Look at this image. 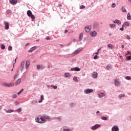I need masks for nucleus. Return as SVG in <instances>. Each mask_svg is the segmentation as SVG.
<instances>
[{
  "mask_svg": "<svg viewBox=\"0 0 131 131\" xmlns=\"http://www.w3.org/2000/svg\"><path fill=\"white\" fill-rule=\"evenodd\" d=\"M114 84L116 86H119L120 82H119V81L118 80L115 79L114 81Z\"/></svg>",
  "mask_w": 131,
  "mask_h": 131,
  "instance_id": "14",
  "label": "nucleus"
},
{
  "mask_svg": "<svg viewBox=\"0 0 131 131\" xmlns=\"http://www.w3.org/2000/svg\"><path fill=\"white\" fill-rule=\"evenodd\" d=\"M83 37V34L82 33H81L79 36V41H81Z\"/></svg>",
  "mask_w": 131,
  "mask_h": 131,
  "instance_id": "19",
  "label": "nucleus"
},
{
  "mask_svg": "<svg viewBox=\"0 0 131 131\" xmlns=\"http://www.w3.org/2000/svg\"><path fill=\"white\" fill-rule=\"evenodd\" d=\"M25 65V62L22 61L20 64V71H23V69H24Z\"/></svg>",
  "mask_w": 131,
  "mask_h": 131,
  "instance_id": "15",
  "label": "nucleus"
},
{
  "mask_svg": "<svg viewBox=\"0 0 131 131\" xmlns=\"http://www.w3.org/2000/svg\"><path fill=\"white\" fill-rule=\"evenodd\" d=\"M92 77L93 78H97V77H98V73L96 72H93L92 74Z\"/></svg>",
  "mask_w": 131,
  "mask_h": 131,
  "instance_id": "12",
  "label": "nucleus"
},
{
  "mask_svg": "<svg viewBox=\"0 0 131 131\" xmlns=\"http://www.w3.org/2000/svg\"><path fill=\"white\" fill-rule=\"evenodd\" d=\"M116 7V4L115 3H113L112 4V8H115Z\"/></svg>",
  "mask_w": 131,
  "mask_h": 131,
  "instance_id": "48",
  "label": "nucleus"
},
{
  "mask_svg": "<svg viewBox=\"0 0 131 131\" xmlns=\"http://www.w3.org/2000/svg\"><path fill=\"white\" fill-rule=\"evenodd\" d=\"M110 28H115V27H116V25L114 24H110L109 25Z\"/></svg>",
  "mask_w": 131,
  "mask_h": 131,
  "instance_id": "25",
  "label": "nucleus"
},
{
  "mask_svg": "<svg viewBox=\"0 0 131 131\" xmlns=\"http://www.w3.org/2000/svg\"><path fill=\"white\" fill-rule=\"evenodd\" d=\"M126 59H127V60L129 61V60H131V56H127L126 57Z\"/></svg>",
  "mask_w": 131,
  "mask_h": 131,
  "instance_id": "46",
  "label": "nucleus"
},
{
  "mask_svg": "<svg viewBox=\"0 0 131 131\" xmlns=\"http://www.w3.org/2000/svg\"><path fill=\"white\" fill-rule=\"evenodd\" d=\"M71 71H75V68H73L71 69Z\"/></svg>",
  "mask_w": 131,
  "mask_h": 131,
  "instance_id": "57",
  "label": "nucleus"
},
{
  "mask_svg": "<svg viewBox=\"0 0 131 131\" xmlns=\"http://www.w3.org/2000/svg\"><path fill=\"white\" fill-rule=\"evenodd\" d=\"M4 24L5 25V29L6 30H9V28H10V26L9 25V23H8L7 21H4Z\"/></svg>",
  "mask_w": 131,
  "mask_h": 131,
  "instance_id": "9",
  "label": "nucleus"
},
{
  "mask_svg": "<svg viewBox=\"0 0 131 131\" xmlns=\"http://www.w3.org/2000/svg\"><path fill=\"white\" fill-rule=\"evenodd\" d=\"M14 104L15 105H19V102L18 101H15Z\"/></svg>",
  "mask_w": 131,
  "mask_h": 131,
  "instance_id": "56",
  "label": "nucleus"
},
{
  "mask_svg": "<svg viewBox=\"0 0 131 131\" xmlns=\"http://www.w3.org/2000/svg\"><path fill=\"white\" fill-rule=\"evenodd\" d=\"M117 24H118V25H120V24H121V21L119 20Z\"/></svg>",
  "mask_w": 131,
  "mask_h": 131,
  "instance_id": "60",
  "label": "nucleus"
},
{
  "mask_svg": "<svg viewBox=\"0 0 131 131\" xmlns=\"http://www.w3.org/2000/svg\"><path fill=\"white\" fill-rule=\"evenodd\" d=\"M99 26V23L97 22H95L93 24V28L95 29H97V28Z\"/></svg>",
  "mask_w": 131,
  "mask_h": 131,
  "instance_id": "18",
  "label": "nucleus"
},
{
  "mask_svg": "<svg viewBox=\"0 0 131 131\" xmlns=\"http://www.w3.org/2000/svg\"><path fill=\"white\" fill-rule=\"evenodd\" d=\"M118 98L119 100H121L122 99H124V98H125V94H121L118 96Z\"/></svg>",
  "mask_w": 131,
  "mask_h": 131,
  "instance_id": "11",
  "label": "nucleus"
},
{
  "mask_svg": "<svg viewBox=\"0 0 131 131\" xmlns=\"http://www.w3.org/2000/svg\"><path fill=\"white\" fill-rule=\"evenodd\" d=\"M112 131H119V127L117 125H114L112 128Z\"/></svg>",
  "mask_w": 131,
  "mask_h": 131,
  "instance_id": "10",
  "label": "nucleus"
},
{
  "mask_svg": "<svg viewBox=\"0 0 131 131\" xmlns=\"http://www.w3.org/2000/svg\"><path fill=\"white\" fill-rule=\"evenodd\" d=\"M40 68H43V69H45V66H43V65H41V66H40Z\"/></svg>",
  "mask_w": 131,
  "mask_h": 131,
  "instance_id": "61",
  "label": "nucleus"
},
{
  "mask_svg": "<svg viewBox=\"0 0 131 131\" xmlns=\"http://www.w3.org/2000/svg\"><path fill=\"white\" fill-rule=\"evenodd\" d=\"M101 119H102V120L106 121L108 120V118L105 116H102L101 117Z\"/></svg>",
  "mask_w": 131,
  "mask_h": 131,
  "instance_id": "28",
  "label": "nucleus"
},
{
  "mask_svg": "<svg viewBox=\"0 0 131 131\" xmlns=\"http://www.w3.org/2000/svg\"><path fill=\"white\" fill-rule=\"evenodd\" d=\"M13 99H16V98H17V95L14 94V95L13 96Z\"/></svg>",
  "mask_w": 131,
  "mask_h": 131,
  "instance_id": "55",
  "label": "nucleus"
},
{
  "mask_svg": "<svg viewBox=\"0 0 131 131\" xmlns=\"http://www.w3.org/2000/svg\"><path fill=\"white\" fill-rule=\"evenodd\" d=\"M61 7H62V5H61V4H59V5H58V7H59V8H61Z\"/></svg>",
  "mask_w": 131,
  "mask_h": 131,
  "instance_id": "63",
  "label": "nucleus"
},
{
  "mask_svg": "<svg viewBox=\"0 0 131 131\" xmlns=\"http://www.w3.org/2000/svg\"><path fill=\"white\" fill-rule=\"evenodd\" d=\"M37 48L36 46H34L32 48H31L29 50H28V52L29 53H32V52H33V51H35V49Z\"/></svg>",
  "mask_w": 131,
  "mask_h": 131,
  "instance_id": "13",
  "label": "nucleus"
},
{
  "mask_svg": "<svg viewBox=\"0 0 131 131\" xmlns=\"http://www.w3.org/2000/svg\"><path fill=\"white\" fill-rule=\"evenodd\" d=\"M4 111H5V112H6V113H12V112H14V110H7V109H5Z\"/></svg>",
  "mask_w": 131,
  "mask_h": 131,
  "instance_id": "21",
  "label": "nucleus"
},
{
  "mask_svg": "<svg viewBox=\"0 0 131 131\" xmlns=\"http://www.w3.org/2000/svg\"><path fill=\"white\" fill-rule=\"evenodd\" d=\"M124 25H122V28H120L119 30H121V31H123V30H124Z\"/></svg>",
  "mask_w": 131,
  "mask_h": 131,
  "instance_id": "39",
  "label": "nucleus"
},
{
  "mask_svg": "<svg viewBox=\"0 0 131 131\" xmlns=\"http://www.w3.org/2000/svg\"><path fill=\"white\" fill-rule=\"evenodd\" d=\"M6 13H7V14H12V10H7L6 11Z\"/></svg>",
  "mask_w": 131,
  "mask_h": 131,
  "instance_id": "33",
  "label": "nucleus"
},
{
  "mask_svg": "<svg viewBox=\"0 0 131 131\" xmlns=\"http://www.w3.org/2000/svg\"><path fill=\"white\" fill-rule=\"evenodd\" d=\"M106 96V94L105 93H100L98 94V98H103V97H105Z\"/></svg>",
  "mask_w": 131,
  "mask_h": 131,
  "instance_id": "16",
  "label": "nucleus"
},
{
  "mask_svg": "<svg viewBox=\"0 0 131 131\" xmlns=\"http://www.w3.org/2000/svg\"><path fill=\"white\" fill-rule=\"evenodd\" d=\"M51 86L53 88L54 90H57V89H58V86L56 85L54 86L53 85H51Z\"/></svg>",
  "mask_w": 131,
  "mask_h": 131,
  "instance_id": "37",
  "label": "nucleus"
},
{
  "mask_svg": "<svg viewBox=\"0 0 131 131\" xmlns=\"http://www.w3.org/2000/svg\"><path fill=\"white\" fill-rule=\"evenodd\" d=\"M93 92H94V90L89 89V88L84 90V93H85L87 95L89 94H91V93H93Z\"/></svg>",
  "mask_w": 131,
  "mask_h": 131,
  "instance_id": "6",
  "label": "nucleus"
},
{
  "mask_svg": "<svg viewBox=\"0 0 131 131\" xmlns=\"http://www.w3.org/2000/svg\"><path fill=\"white\" fill-rule=\"evenodd\" d=\"M84 30L85 31V32H89L90 31H91V30H92V26H87L85 27Z\"/></svg>",
  "mask_w": 131,
  "mask_h": 131,
  "instance_id": "7",
  "label": "nucleus"
},
{
  "mask_svg": "<svg viewBox=\"0 0 131 131\" xmlns=\"http://www.w3.org/2000/svg\"><path fill=\"white\" fill-rule=\"evenodd\" d=\"M86 40V37H84L83 38V42H84Z\"/></svg>",
  "mask_w": 131,
  "mask_h": 131,
  "instance_id": "59",
  "label": "nucleus"
},
{
  "mask_svg": "<svg viewBox=\"0 0 131 131\" xmlns=\"http://www.w3.org/2000/svg\"><path fill=\"white\" fill-rule=\"evenodd\" d=\"M1 47L2 50H5V49H6V46H5V45H4V44H1Z\"/></svg>",
  "mask_w": 131,
  "mask_h": 131,
  "instance_id": "30",
  "label": "nucleus"
},
{
  "mask_svg": "<svg viewBox=\"0 0 131 131\" xmlns=\"http://www.w3.org/2000/svg\"><path fill=\"white\" fill-rule=\"evenodd\" d=\"M126 38L128 39V40H129V39H130V36H129V35H127Z\"/></svg>",
  "mask_w": 131,
  "mask_h": 131,
  "instance_id": "49",
  "label": "nucleus"
},
{
  "mask_svg": "<svg viewBox=\"0 0 131 131\" xmlns=\"http://www.w3.org/2000/svg\"><path fill=\"white\" fill-rule=\"evenodd\" d=\"M90 34L91 36H92V37H95V36H97L98 35V33H97V32L96 31H91L90 32Z\"/></svg>",
  "mask_w": 131,
  "mask_h": 131,
  "instance_id": "8",
  "label": "nucleus"
},
{
  "mask_svg": "<svg viewBox=\"0 0 131 131\" xmlns=\"http://www.w3.org/2000/svg\"><path fill=\"white\" fill-rule=\"evenodd\" d=\"M30 65V62H29V60H27L26 62V68L27 69L29 67V66Z\"/></svg>",
  "mask_w": 131,
  "mask_h": 131,
  "instance_id": "22",
  "label": "nucleus"
},
{
  "mask_svg": "<svg viewBox=\"0 0 131 131\" xmlns=\"http://www.w3.org/2000/svg\"><path fill=\"white\" fill-rule=\"evenodd\" d=\"M123 25H124V27L125 26H129V23L128 22H125Z\"/></svg>",
  "mask_w": 131,
  "mask_h": 131,
  "instance_id": "32",
  "label": "nucleus"
},
{
  "mask_svg": "<svg viewBox=\"0 0 131 131\" xmlns=\"http://www.w3.org/2000/svg\"><path fill=\"white\" fill-rule=\"evenodd\" d=\"M106 69L107 70H110V69H112V67L110 66H107L106 67Z\"/></svg>",
  "mask_w": 131,
  "mask_h": 131,
  "instance_id": "36",
  "label": "nucleus"
},
{
  "mask_svg": "<svg viewBox=\"0 0 131 131\" xmlns=\"http://www.w3.org/2000/svg\"><path fill=\"white\" fill-rule=\"evenodd\" d=\"M40 99L42 101H43V100H45V98H43V95H41L40 96Z\"/></svg>",
  "mask_w": 131,
  "mask_h": 131,
  "instance_id": "51",
  "label": "nucleus"
},
{
  "mask_svg": "<svg viewBox=\"0 0 131 131\" xmlns=\"http://www.w3.org/2000/svg\"><path fill=\"white\" fill-rule=\"evenodd\" d=\"M40 68V65H39V64L37 65V70H39Z\"/></svg>",
  "mask_w": 131,
  "mask_h": 131,
  "instance_id": "54",
  "label": "nucleus"
},
{
  "mask_svg": "<svg viewBox=\"0 0 131 131\" xmlns=\"http://www.w3.org/2000/svg\"><path fill=\"white\" fill-rule=\"evenodd\" d=\"M17 59H18V57H17L14 59L15 62L13 63V67H14V66H15V63H16V62H17Z\"/></svg>",
  "mask_w": 131,
  "mask_h": 131,
  "instance_id": "52",
  "label": "nucleus"
},
{
  "mask_svg": "<svg viewBox=\"0 0 131 131\" xmlns=\"http://www.w3.org/2000/svg\"><path fill=\"white\" fill-rule=\"evenodd\" d=\"M64 77L66 78H68L69 77H70V75L69 74V73H66L64 74Z\"/></svg>",
  "mask_w": 131,
  "mask_h": 131,
  "instance_id": "26",
  "label": "nucleus"
},
{
  "mask_svg": "<svg viewBox=\"0 0 131 131\" xmlns=\"http://www.w3.org/2000/svg\"><path fill=\"white\" fill-rule=\"evenodd\" d=\"M82 50H83V48L82 47L78 48L72 53V56H76V55H77V54H79V53H80V52H81Z\"/></svg>",
  "mask_w": 131,
  "mask_h": 131,
  "instance_id": "3",
  "label": "nucleus"
},
{
  "mask_svg": "<svg viewBox=\"0 0 131 131\" xmlns=\"http://www.w3.org/2000/svg\"><path fill=\"white\" fill-rule=\"evenodd\" d=\"M46 39L47 40H50L51 39V38H50V37H47L46 38Z\"/></svg>",
  "mask_w": 131,
  "mask_h": 131,
  "instance_id": "62",
  "label": "nucleus"
},
{
  "mask_svg": "<svg viewBox=\"0 0 131 131\" xmlns=\"http://www.w3.org/2000/svg\"><path fill=\"white\" fill-rule=\"evenodd\" d=\"M20 82H21V79L19 78L17 80V81L14 83L15 85H18V84H20Z\"/></svg>",
  "mask_w": 131,
  "mask_h": 131,
  "instance_id": "20",
  "label": "nucleus"
},
{
  "mask_svg": "<svg viewBox=\"0 0 131 131\" xmlns=\"http://www.w3.org/2000/svg\"><path fill=\"white\" fill-rule=\"evenodd\" d=\"M99 127H101V125L99 124H96L91 127V129L92 130H96V129H97V128H99Z\"/></svg>",
  "mask_w": 131,
  "mask_h": 131,
  "instance_id": "5",
  "label": "nucleus"
},
{
  "mask_svg": "<svg viewBox=\"0 0 131 131\" xmlns=\"http://www.w3.org/2000/svg\"><path fill=\"white\" fill-rule=\"evenodd\" d=\"M62 131H72L71 129L63 128Z\"/></svg>",
  "mask_w": 131,
  "mask_h": 131,
  "instance_id": "50",
  "label": "nucleus"
},
{
  "mask_svg": "<svg viewBox=\"0 0 131 131\" xmlns=\"http://www.w3.org/2000/svg\"><path fill=\"white\" fill-rule=\"evenodd\" d=\"M36 103H37V101L36 100H33L31 102V104H33V105H34V104H36Z\"/></svg>",
  "mask_w": 131,
  "mask_h": 131,
  "instance_id": "38",
  "label": "nucleus"
},
{
  "mask_svg": "<svg viewBox=\"0 0 131 131\" xmlns=\"http://www.w3.org/2000/svg\"><path fill=\"white\" fill-rule=\"evenodd\" d=\"M121 10L122 12H123V13H126V9L124 8V6H122L121 8Z\"/></svg>",
  "mask_w": 131,
  "mask_h": 131,
  "instance_id": "23",
  "label": "nucleus"
},
{
  "mask_svg": "<svg viewBox=\"0 0 131 131\" xmlns=\"http://www.w3.org/2000/svg\"><path fill=\"white\" fill-rule=\"evenodd\" d=\"M129 54H130V55H131L130 52L129 51H127V53L126 54V55H129Z\"/></svg>",
  "mask_w": 131,
  "mask_h": 131,
  "instance_id": "58",
  "label": "nucleus"
},
{
  "mask_svg": "<svg viewBox=\"0 0 131 131\" xmlns=\"http://www.w3.org/2000/svg\"><path fill=\"white\" fill-rule=\"evenodd\" d=\"M125 79H126L127 80H130L131 77H129V76H126L125 77Z\"/></svg>",
  "mask_w": 131,
  "mask_h": 131,
  "instance_id": "41",
  "label": "nucleus"
},
{
  "mask_svg": "<svg viewBox=\"0 0 131 131\" xmlns=\"http://www.w3.org/2000/svg\"><path fill=\"white\" fill-rule=\"evenodd\" d=\"M46 119H51V117L46 115H43L41 116L40 118L37 116L35 118L36 122H37L38 123H46L47 121Z\"/></svg>",
  "mask_w": 131,
  "mask_h": 131,
  "instance_id": "1",
  "label": "nucleus"
},
{
  "mask_svg": "<svg viewBox=\"0 0 131 131\" xmlns=\"http://www.w3.org/2000/svg\"><path fill=\"white\" fill-rule=\"evenodd\" d=\"M9 2L11 5H16L17 4V0H9Z\"/></svg>",
  "mask_w": 131,
  "mask_h": 131,
  "instance_id": "17",
  "label": "nucleus"
},
{
  "mask_svg": "<svg viewBox=\"0 0 131 131\" xmlns=\"http://www.w3.org/2000/svg\"><path fill=\"white\" fill-rule=\"evenodd\" d=\"M23 91H24V89H22L19 92L17 93V95H21V93L22 92H23Z\"/></svg>",
  "mask_w": 131,
  "mask_h": 131,
  "instance_id": "42",
  "label": "nucleus"
},
{
  "mask_svg": "<svg viewBox=\"0 0 131 131\" xmlns=\"http://www.w3.org/2000/svg\"><path fill=\"white\" fill-rule=\"evenodd\" d=\"M96 113L97 114V116H101V113L100 112V111H97Z\"/></svg>",
  "mask_w": 131,
  "mask_h": 131,
  "instance_id": "35",
  "label": "nucleus"
},
{
  "mask_svg": "<svg viewBox=\"0 0 131 131\" xmlns=\"http://www.w3.org/2000/svg\"><path fill=\"white\" fill-rule=\"evenodd\" d=\"M98 55H95L94 57V59L95 60L98 59Z\"/></svg>",
  "mask_w": 131,
  "mask_h": 131,
  "instance_id": "53",
  "label": "nucleus"
},
{
  "mask_svg": "<svg viewBox=\"0 0 131 131\" xmlns=\"http://www.w3.org/2000/svg\"><path fill=\"white\" fill-rule=\"evenodd\" d=\"M27 14L28 17H31L32 21H34V20H35V16H34V15L32 14V12H31V10H28L27 12Z\"/></svg>",
  "mask_w": 131,
  "mask_h": 131,
  "instance_id": "2",
  "label": "nucleus"
},
{
  "mask_svg": "<svg viewBox=\"0 0 131 131\" xmlns=\"http://www.w3.org/2000/svg\"><path fill=\"white\" fill-rule=\"evenodd\" d=\"M73 80L75 82H77V81H78V79H77V77H73Z\"/></svg>",
  "mask_w": 131,
  "mask_h": 131,
  "instance_id": "31",
  "label": "nucleus"
},
{
  "mask_svg": "<svg viewBox=\"0 0 131 131\" xmlns=\"http://www.w3.org/2000/svg\"><path fill=\"white\" fill-rule=\"evenodd\" d=\"M75 71H80V68H79L78 67H75Z\"/></svg>",
  "mask_w": 131,
  "mask_h": 131,
  "instance_id": "34",
  "label": "nucleus"
},
{
  "mask_svg": "<svg viewBox=\"0 0 131 131\" xmlns=\"http://www.w3.org/2000/svg\"><path fill=\"white\" fill-rule=\"evenodd\" d=\"M18 76H19V73H16L14 76V79H17V78H18Z\"/></svg>",
  "mask_w": 131,
  "mask_h": 131,
  "instance_id": "29",
  "label": "nucleus"
},
{
  "mask_svg": "<svg viewBox=\"0 0 131 131\" xmlns=\"http://www.w3.org/2000/svg\"><path fill=\"white\" fill-rule=\"evenodd\" d=\"M107 47L108 48H111V49H113V48L112 47H113V45L112 44H108L107 45Z\"/></svg>",
  "mask_w": 131,
  "mask_h": 131,
  "instance_id": "47",
  "label": "nucleus"
},
{
  "mask_svg": "<svg viewBox=\"0 0 131 131\" xmlns=\"http://www.w3.org/2000/svg\"><path fill=\"white\" fill-rule=\"evenodd\" d=\"M84 8H85V6H84V5H81L80 6V10H82L83 9H84Z\"/></svg>",
  "mask_w": 131,
  "mask_h": 131,
  "instance_id": "44",
  "label": "nucleus"
},
{
  "mask_svg": "<svg viewBox=\"0 0 131 131\" xmlns=\"http://www.w3.org/2000/svg\"><path fill=\"white\" fill-rule=\"evenodd\" d=\"M13 50V47H12V46H9L8 47V51H12Z\"/></svg>",
  "mask_w": 131,
  "mask_h": 131,
  "instance_id": "40",
  "label": "nucleus"
},
{
  "mask_svg": "<svg viewBox=\"0 0 131 131\" xmlns=\"http://www.w3.org/2000/svg\"><path fill=\"white\" fill-rule=\"evenodd\" d=\"M14 83L11 82L10 83H7L6 82L2 83L3 86H6V88H11V86H14Z\"/></svg>",
  "mask_w": 131,
  "mask_h": 131,
  "instance_id": "4",
  "label": "nucleus"
},
{
  "mask_svg": "<svg viewBox=\"0 0 131 131\" xmlns=\"http://www.w3.org/2000/svg\"><path fill=\"white\" fill-rule=\"evenodd\" d=\"M119 21V20L118 19H115L113 23H114L115 24H117V23H118V21Z\"/></svg>",
  "mask_w": 131,
  "mask_h": 131,
  "instance_id": "43",
  "label": "nucleus"
},
{
  "mask_svg": "<svg viewBox=\"0 0 131 131\" xmlns=\"http://www.w3.org/2000/svg\"><path fill=\"white\" fill-rule=\"evenodd\" d=\"M127 20H131L130 13L128 12L127 15Z\"/></svg>",
  "mask_w": 131,
  "mask_h": 131,
  "instance_id": "24",
  "label": "nucleus"
},
{
  "mask_svg": "<svg viewBox=\"0 0 131 131\" xmlns=\"http://www.w3.org/2000/svg\"><path fill=\"white\" fill-rule=\"evenodd\" d=\"M70 107H75V106H76V103H71L70 104Z\"/></svg>",
  "mask_w": 131,
  "mask_h": 131,
  "instance_id": "27",
  "label": "nucleus"
},
{
  "mask_svg": "<svg viewBox=\"0 0 131 131\" xmlns=\"http://www.w3.org/2000/svg\"><path fill=\"white\" fill-rule=\"evenodd\" d=\"M95 55H99V52H98V51L96 53H94Z\"/></svg>",
  "mask_w": 131,
  "mask_h": 131,
  "instance_id": "64",
  "label": "nucleus"
},
{
  "mask_svg": "<svg viewBox=\"0 0 131 131\" xmlns=\"http://www.w3.org/2000/svg\"><path fill=\"white\" fill-rule=\"evenodd\" d=\"M17 112H21L22 111V108L21 107H19L18 109L16 110Z\"/></svg>",
  "mask_w": 131,
  "mask_h": 131,
  "instance_id": "45",
  "label": "nucleus"
}]
</instances>
